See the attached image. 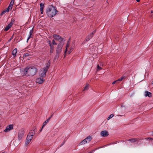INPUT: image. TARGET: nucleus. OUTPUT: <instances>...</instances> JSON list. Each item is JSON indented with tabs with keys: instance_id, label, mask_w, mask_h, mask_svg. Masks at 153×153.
<instances>
[{
	"instance_id": "obj_13",
	"label": "nucleus",
	"mask_w": 153,
	"mask_h": 153,
	"mask_svg": "<svg viewBox=\"0 0 153 153\" xmlns=\"http://www.w3.org/2000/svg\"><path fill=\"white\" fill-rule=\"evenodd\" d=\"M42 77V78H38L36 80V82L39 84L42 83L45 80L43 79Z\"/></svg>"
},
{
	"instance_id": "obj_16",
	"label": "nucleus",
	"mask_w": 153,
	"mask_h": 153,
	"mask_svg": "<svg viewBox=\"0 0 153 153\" xmlns=\"http://www.w3.org/2000/svg\"><path fill=\"white\" fill-rule=\"evenodd\" d=\"M145 96L146 97L148 96L151 97L152 96V94L149 92L146 91L145 92Z\"/></svg>"
},
{
	"instance_id": "obj_46",
	"label": "nucleus",
	"mask_w": 153,
	"mask_h": 153,
	"mask_svg": "<svg viewBox=\"0 0 153 153\" xmlns=\"http://www.w3.org/2000/svg\"><path fill=\"white\" fill-rule=\"evenodd\" d=\"M53 115H52L50 117H49L48 118H50V120L51 118L52 117Z\"/></svg>"
},
{
	"instance_id": "obj_27",
	"label": "nucleus",
	"mask_w": 153,
	"mask_h": 153,
	"mask_svg": "<svg viewBox=\"0 0 153 153\" xmlns=\"http://www.w3.org/2000/svg\"><path fill=\"white\" fill-rule=\"evenodd\" d=\"M73 49L72 47H71L69 50H68V53L69 54L73 51Z\"/></svg>"
},
{
	"instance_id": "obj_15",
	"label": "nucleus",
	"mask_w": 153,
	"mask_h": 153,
	"mask_svg": "<svg viewBox=\"0 0 153 153\" xmlns=\"http://www.w3.org/2000/svg\"><path fill=\"white\" fill-rule=\"evenodd\" d=\"M40 10L41 14H43V9L44 8V4L43 3H41L40 4Z\"/></svg>"
},
{
	"instance_id": "obj_8",
	"label": "nucleus",
	"mask_w": 153,
	"mask_h": 153,
	"mask_svg": "<svg viewBox=\"0 0 153 153\" xmlns=\"http://www.w3.org/2000/svg\"><path fill=\"white\" fill-rule=\"evenodd\" d=\"M53 36L55 39L59 42L60 43H62V42L63 41V39L61 36L57 34H54Z\"/></svg>"
},
{
	"instance_id": "obj_34",
	"label": "nucleus",
	"mask_w": 153,
	"mask_h": 153,
	"mask_svg": "<svg viewBox=\"0 0 153 153\" xmlns=\"http://www.w3.org/2000/svg\"><path fill=\"white\" fill-rule=\"evenodd\" d=\"M7 11L5 10L4 11L1 13V15H3L4 13H5Z\"/></svg>"
},
{
	"instance_id": "obj_31",
	"label": "nucleus",
	"mask_w": 153,
	"mask_h": 153,
	"mask_svg": "<svg viewBox=\"0 0 153 153\" xmlns=\"http://www.w3.org/2000/svg\"><path fill=\"white\" fill-rule=\"evenodd\" d=\"M97 69L98 70H100L101 69V68L99 66V65H97Z\"/></svg>"
},
{
	"instance_id": "obj_11",
	"label": "nucleus",
	"mask_w": 153,
	"mask_h": 153,
	"mask_svg": "<svg viewBox=\"0 0 153 153\" xmlns=\"http://www.w3.org/2000/svg\"><path fill=\"white\" fill-rule=\"evenodd\" d=\"M96 32V30L93 31L86 38V41H88L93 36L94 34Z\"/></svg>"
},
{
	"instance_id": "obj_4",
	"label": "nucleus",
	"mask_w": 153,
	"mask_h": 153,
	"mask_svg": "<svg viewBox=\"0 0 153 153\" xmlns=\"http://www.w3.org/2000/svg\"><path fill=\"white\" fill-rule=\"evenodd\" d=\"M97 48L95 46L93 45H91L90 46V48L88 50V52L90 53H94L95 52H96L97 51Z\"/></svg>"
},
{
	"instance_id": "obj_23",
	"label": "nucleus",
	"mask_w": 153,
	"mask_h": 153,
	"mask_svg": "<svg viewBox=\"0 0 153 153\" xmlns=\"http://www.w3.org/2000/svg\"><path fill=\"white\" fill-rule=\"evenodd\" d=\"M14 3V0H12L10 3L9 6L12 8V6Z\"/></svg>"
},
{
	"instance_id": "obj_43",
	"label": "nucleus",
	"mask_w": 153,
	"mask_h": 153,
	"mask_svg": "<svg viewBox=\"0 0 153 153\" xmlns=\"http://www.w3.org/2000/svg\"><path fill=\"white\" fill-rule=\"evenodd\" d=\"M116 81H117V82H118L119 81H120V79H119L118 80H117Z\"/></svg>"
},
{
	"instance_id": "obj_49",
	"label": "nucleus",
	"mask_w": 153,
	"mask_h": 153,
	"mask_svg": "<svg viewBox=\"0 0 153 153\" xmlns=\"http://www.w3.org/2000/svg\"><path fill=\"white\" fill-rule=\"evenodd\" d=\"M152 135L153 136V131L152 132Z\"/></svg>"
},
{
	"instance_id": "obj_2",
	"label": "nucleus",
	"mask_w": 153,
	"mask_h": 153,
	"mask_svg": "<svg viewBox=\"0 0 153 153\" xmlns=\"http://www.w3.org/2000/svg\"><path fill=\"white\" fill-rule=\"evenodd\" d=\"M57 12L55 7L52 5L48 6L46 10V13L47 15L51 18H52L55 16Z\"/></svg>"
},
{
	"instance_id": "obj_40",
	"label": "nucleus",
	"mask_w": 153,
	"mask_h": 153,
	"mask_svg": "<svg viewBox=\"0 0 153 153\" xmlns=\"http://www.w3.org/2000/svg\"><path fill=\"white\" fill-rule=\"evenodd\" d=\"M29 55L28 53H26L25 54V56H29Z\"/></svg>"
},
{
	"instance_id": "obj_42",
	"label": "nucleus",
	"mask_w": 153,
	"mask_h": 153,
	"mask_svg": "<svg viewBox=\"0 0 153 153\" xmlns=\"http://www.w3.org/2000/svg\"><path fill=\"white\" fill-rule=\"evenodd\" d=\"M148 139H149V140H152V139L151 138H148Z\"/></svg>"
},
{
	"instance_id": "obj_39",
	"label": "nucleus",
	"mask_w": 153,
	"mask_h": 153,
	"mask_svg": "<svg viewBox=\"0 0 153 153\" xmlns=\"http://www.w3.org/2000/svg\"><path fill=\"white\" fill-rule=\"evenodd\" d=\"M49 45L50 46V47H51V46H53V44L52 45L51 44V43H49Z\"/></svg>"
},
{
	"instance_id": "obj_50",
	"label": "nucleus",
	"mask_w": 153,
	"mask_h": 153,
	"mask_svg": "<svg viewBox=\"0 0 153 153\" xmlns=\"http://www.w3.org/2000/svg\"><path fill=\"white\" fill-rule=\"evenodd\" d=\"M121 106H122V107H123L124 106H123V105H121Z\"/></svg>"
},
{
	"instance_id": "obj_30",
	"label": "nucleus",
	"mask_w": 153,
	"mask_h": 153,
	"mask_svg": "<svg viewBox=\"0 0 153 153\" xmlns=\"http://www.w3.org/2000/svg\"><path fill=\"white\" fill-rule=\"evenodd\" d=\"M70 45V43L69 41H68L66 44V48H68L69 47Z\"/></svg>"
},
{
	"instance_id": "obj_33",
	"label": "nucleus",
	"mask_w": 153,
	"mask_h": 153,
	"mask_svg": "<svg viewBox=\"0 0 153 153\" xmlns=\"http://www.w3.org/2000/svg\"><path fill=\"white\" fill-rule=\"evenodd\" d=\"M67 51H68V48H66V49L65 51V52H64V54H65V55L66 54V52H67Z\"/></svg>"
},
{
	"instance_id": "obj_29",
	"label": "nucleus",
	"mask_w": 153,
	"mask_h": 153,
	"mask_svg": "<svg viewBox=\"0 0 153 153\" xmlns=\"http://www.w3.org/2000/svg\"><path fill=\"white\" fill-rule=\"evenodd\" d=\"M52 44H53V45H57V43L55 42V41L54 39H53L52 40Z\"/></svg>"
},
{
	"instance_id": "obj_22",
	"label": "nucleus",
	"mask_w": 153,
	"mask_h": 153,
	"mask_svg": "<svg viewBox=\"0 0 153 153\" xmlns=\"http://www.w3.org/2000/svg\"><path fill=\"white\" fill-rule=\"evenodd\" d=\"M128 141H130L131 143L135 142L137 141V140L135 138H133L129 139Z\"/></svg>"
},
{
	"instance_id": "obj_3",
	"label": "nucleus",
	"mask_w": 153,
	"mask_h": 153,
	"mask_svg": "<svg viewBox=\"0 0 153 153\" xmlns=\"http://www.w3.org/2000/svg\"><path fill=\"white\" fill-rule=\"evenodd\" d=\"M50 65V63L49 62L47 64L46 66L43 68L41 69L39 72V76L42 78L45 77L46 74L48 71Z\"/></svg>"
},
{
	"instance_id": "obj_20",
	"label": "nucleus",
	"mask_w": 153,
	"mask_h": 153,
	"mask_svg": "<svg viewBox=\"0 0 153 153\" xmlns=\"http://www.w3.org/2000/svg\"><path fill=\"white\" fill-rule=\"evenodd\" d=\"M89 84H87L84 87L83 91H87L89 89Z\"/></svg>"
},
{
	"instance_id": "obj_52",
	"label": "nucleus",
	"mask_w": 153,
	"mask_h": 153,
	"mask_svg": "<svg viewBox=\"0 0 153 153\" xmlns=\"http://www.w3.org/2000/svg\"><path fill=\"white\" fill-rule=\"evenodd\" d=\"M116 83H118V82H117Z\"/></svg>"
},
{
	"instance_id": "obj_47",
	"label": "nucleus",
	"mask_w": 153,
	"mask_h": 153,
	"mask_svg": "<svg viewBox=\"0 0 153 153\" xmlns=\"http://www.w3.org/2000/svg\"><path fill=\"white\" fill-rule=\"evenodd\" d=\"M136 1L137 2H139L140 1V0H136Z\"/></svg>"
},
{
	"instance_id": "obj_6",
	"label": "nucleus",
	"mask_w": 153,
	"mask_h": 153,
	"mask_svg": "<svg viewBox=\"0 0 153 153\" xmlns=\"http://www.w3.org/2000/svg\"><path fill=\"white\" fill-rule=\"evenodd\" d=\"M62 43H59L56 48V53L60 54L62 51V48L63 46Z\"/></svg>"
},
{
	"instance_id": "obj_36",
	"label": "nucleus",
	"mask_w": 153,
	"mask_h": 153,
	"mask_svg": "<svg viewBox=\"0 0 153 153\" xmlns=\"http://www.w3.org/2000/svg\"><path fill=\"white\" fill-rule=\"evenodd\" d=\"M31 36H30V35L29 37L27 38V42L28 41V40L30 38H31Z\"/></svg>"
},
{
	"instance_id": "obj_18",
	"label": "nucleus",
	"mask_w": 153,
	"mask_h": 153,
	"mask_svg": "<svg viewBox=\"0 0 153 153\" xmlns=\"http://www.w3.org/2000/svg\"><path fill=\"white\" fill-rule=\"evenodd\" d=\"M92 140L91 137L90 136H88L85 139L86 141H87V143L89 142Z\"/></svg>"
},
{
	"instance_id": "obj_5",
	"label": "nucleus",
	"mask_w": 153,
	"mask_h": 153,
	"mask_svg": "<svg viewBox=\"0 0 153 153\" xmlns=\"http://www.w3.org/2000/svg\"><path fill=\"white\" fill-rule=\"evenodd\" d=\"M24 134V129L22 128L19 131L18 133V139L19 140H21L23 137Z\"/></svg>"
},
{
	"instance_id": "obj_26",
	"label": "nucleus",
	"mask_w": 153,
	"mask_h": 153,
	"mask_svg": "<svg viewBox=\"0 0 153 153\" xmlns=\"http://www.w3.org/2000/svg\"><path fill=\"white\" fill-rule=\"evenodd\" d=\"M12 9V7L10 6H9L7 9L6 10H5L7 11V12H8L9 11L10 9Z\"/></svg>"
},
{
	"instance_id": "obj_10",
	"label": "nucleus",
	"mask_w": 153,
	"mask_h": 153,
	"mask_svg": "<svg viewBox=\"0 0 153 153\" xmlns=\"http://www.w3.org/2000/svg\"><path fill=\"white\" fill-rule=\"evenodd\" d=\"M108 134V132L105 130L102 131L100 132V135L102 137H107Z\"/></svg>"
},
{
	"instance_id": "obj_51",
	"label": "nucleus",
	"mask_w": 153,
	"mask_h": 153,
	"mask_svg": "<svg viewBox=\"0 0 153 153\" xmlns=\"http://www.w3.org/2000/svg\"><path fill=\"white\" fill-rule=\"evenodd\" d=\"M152 84H153V81L152 82Z\"/></svg>"
},
{
	"instance_id": "obj_19",
	"label": "nucleus",
	"mask_w": 153,
	"mask_h": 153,
	"mask_svg": "<svg viewBox=\"0 0 153 153\" xmlns=\"http://www.w3.org/2000/svg\"><path fill=\"white\" fill-rule=\"evenodd\" d=\"M17 52V49L16 48L14 49L13 51L12 54L13 55L15 56Z\"/></svg>"
},
{
	"instance_id": "obj_25",
	"label": "nucleus",
	"mask_w": 153,
	"mask_h": 153,
	"mask_svg": "<svg viewBox=\"0 0 153 153\" xmlns=\"http://www.w3.org/2000/svg\"><path fill=\"white\" fill-rule=\"evenodd\" d=\"M59 53H56V55L55 57L54 60L57 59L59 56Z\"/></svg>"
},
{
	"instance_id": "obj_9",
	"label": "nucleus",
	"mask_w": 153,
	"mask_h": 153,
	"mask_svg": "<svg viewBox=\"0 0 153 153\" xmlns=\"http://www.w3.org/2000/svg\"><path fill=\"white\" fill-rule=\"evenodd\" d=\"M14 22V20H12L4 28V30L5 31H8L9 28H10L13 25Z\"/></svg>"
},
{
	"instance_id": "obj_7",
	"label": "nucleus",
	"mask_w": 153,
	"mask_h": 153,
	"mask_svg": "<svg viewBox=\"0 0 153 153\" xmlns=\"http://www.w3.org/2000/svg\"><path fill=\"white\" fill-rule=\"evenodd\" d=\"M33 137L30 134H28V135L27 136V137L26 138V141L25 142V145L27 146L28 144L30 142L31 140L33 138Z\"/></svg>"
},
{
	"instance_id": "obj_14",
	"label": "nucleus",
	"mask_w": 153,
	"mask_h": 153,
	"mask_svg": "<svg viewBox=\"0 0 153 153\" xmlns=\"http://www.w3.org/2000/svg\"><path fill=\"white\" fill-rule=\"evenodd\" d=\"M36 132V128H34V129L31 130L28 133V134H30V135L33 137Z\"/></svg>"
},
{
	"instance_id": "obj_17",
	"label": "nucleus",
	"mask_w": 153,
	"mask_h": 153,
	"mask_svg": "<svg viewBox=\"0 0 153 153\" xmlns=\"http://www.w3.org/2000/svg\"><path fill=\"white\" fill-rule=\"evenodd\" d=\"M50 121V118H48L47 120H46L43 123V126L41 130V131L42 129L43 128V127L45 126L46 124L48 123L49 121Z\"/></svg>"
},
{
	"instance_id": "obj_45",
	"label": "nucleus",
	"mask_w": 153,
	"mask_h": 153,
	"mask_svg": "<svg viewBox=\"0 0 153 153\" xmlns=\"http://www.w3.org/2000/svg\"><path fill=\"white\" fill-rule=\"evenodd\" d=\"M53 115H52L50 117H49L48 118H50V120L51 118L52 117Z\"/></svg>"
},
{
	"instance_id": "obj_38",
	"label": "nucleus",
	"mask_w": 153,
	"mask_h": 153,
	"mask_svg": "<svg viewBox=\"0 0 153 153\" xmlns=\"http://www.w3.org/2000/svg\"><path fill=\"white\" fill-rule=\"evenodd\" d=\"M117 82V81H116V80L112 82V84H113V85L114 84H115Z\"/></svg>"
},
{
	"instance_id": "obj_41",
	"label": "nucleus",
	"mask_w": 153,
	"mask_h": 153,
	"mask_svg": "<svg viewBox=\"0 0 153 153\" xmlns=\"http://www.w3.org/2000/svg\"><path fill=\"white\" fill-rule=\"evenodd\" d=\"M111 118L110 117H109L108 118H107V120H109L110 119H111Z\"/></svg>"
},
{
	"instance_id": "obj_24",
	"label": "nucleus",
	"mask_w": 153,
	"mask_h": 153,
	"mask_svg": "<svg viewBox=\"0 0 153 153\" xmlns=\"http://www.w3.org/2000/svg\"><path fill=\"white\" fill-rule=\"evenodd\" d=\"M54 51V47L51 46L50 47V53H52Z\"/></svg>"
},
{
	"instance_id": "obj_1",
	"label": "nucleus",
	"mask_w": 153,
	"mask_h": 153,
	"mask_svg": "<svg viewBox=\"0 0 153 153\" xmlns=\"http://www.w3.org/2000/svg\"><path fill=\"white\" fill-rule=\"evenodd\" d=\"M37 71V69L34 66L26 67L22 72L23 75L27 76H33Z\"/></svg>"
},
{
	"instance_id": "obj_32",
	"label": "nucleus",
	"mask_w": 153,
	"mask_h": 153,
	"mask_svg": "<svg viewBox=\"0 0 153 153\" xmlns=\"http://www.w3.org/2000/svg\"><path fill=\"white\" fill-rule=\"evenodd\" d=\"M125 78V77L123 76H122L120 79V81H122Z\"/></svg>"
},
{
	"instance_id": "obj_44",
	"label": "nucleus",
	"mask_w": 153,
	"mask_h": 153,
	"mask_svg": "<svg viewBox=\"0 0 153 153\" xmlns=\"http://www.w3.org/2000/svg\"><path fill=\"white\" fill-rule=\"evenodd\" d=\"M53 115H52L50 117H49L48 118H50V120L51 118L52 117Z\"/></svg>"
},
{
	"instance_id": "obj_12",
	"label": "nucleus",
	"mask_w": 153,
	"mask_h": 153,
	"mask_svg": "<svg viewBox=\"0 0 153 153\" xmlns=\"http://www.w3.org/2000/svg\"><path fill=\"white\" fill-rule=\"evenodd\" d=\"M13 128V125H10L6 127V128L4 130V131L5 132H7Z\"/></svg>"
},
{
	"instance_id": "obj_28",
	"label": "nucleus",
	"mask_w": 153,
	"mask_h": 153,
	"mask_svg": "<svg viewBox=\"0 0 153 153\" xmlns=\"http://www.w3.org/2000/svg\"><path fill=\"white\" fill-rule=\"evenodd\" d=\"M33 31V28L29 32V35H30V36H31L32 35Z\"/></svg>"
},
{
	"instance_id": "obj_37",
	"label": "nucleus",
	"mask_w": 153,
	"mask_h": 153,
	"mask_svg": "<svg viewBox=\"0 0 153 153\" xmlns=\"http://www.w3.org/2000/svg\"><path fill=\"white\" fill-rule=\"evenodd\" d=\"M47 42L48 43H51V40L49 39H47Z\"/></svg>"
},
{
	"instance_id": "obj_35",
	"label": "nucleus",
	"mask_w": 153,
	"mask_h": 153,
	"mask_svg": "<svg viewBox=\"0 0 153 153\" xmlns=\"http://www.w3.org/2000/svg\"><path fill=\"white\" fill-rule=\"evenodd\" d=\"M114 116V115L113 114H111L110 115H109V117H110L111 118H112Z\"/></svg>"
},
{
	"instance_id": "obj_21",
	"label": "nucleus",
	"mask_w": 153,
	"mask_h": 153,
	"mask_svg": "<svg viewBox=\"0 0 153 153\" xmlns=\"http://www.w3.org/2000/svg\"><path fill=\"white\" fill-rule=\"evenodd\" d=\"M87 143V141H86L85 140V139H84L82 141L79 143V145H84Z\"/></svg>"
},
{
	"instance_id": "obj_48",
	"label": "nucleus",
	"mask_w": 153,
	"mask_h": 153,
	"mask_svg": "<svg viewBox=\"0 0 153 153\" xmlns=\"http://www.w3.org/2000/svg\"><path fill=\"white\" fill-rule=\"evenodd\" d=\"M64 143H63L60 146H62L63 145V144H64Z\"/></svg>"
}]
</instances>
